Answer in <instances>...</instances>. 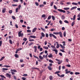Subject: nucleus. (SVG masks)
<instances>
[{"label":"nucleus","mask_w":80,"mask_h":80,"mask_svg":"<svg viewBox=\"0 0 80 80\" xmlns=\"http://www.w3.org/2000/svg\"><path fill=\"white\" fill-rule=\"evenodd\" d=\"M22 32V31H20L18 33V36L19 37H23V33H21V32Z\"/></svg>","instance_id":"obj_1"},{"label":"nucleus","mask_w":80,"mask_h":80,"mask_svg":"<svg viewBox=\"0 0 80 80\" xmlns=\"http://www.w3.org/2000/svg\"><path fill=\"white\" fill-rule=\"evenodd\" d=\"M11 73L12 75H15V73H14L13 72H17V71L16 70H15V69H13V70H12V69H11Z\"/></svg>","instance_id":"obj_2"},{"label":"nucleus","mask_w":80,"mask_h":80,"mask_svg":"<svg viewBox=\"0 0 80 80\" xmlns=\"http://www.w3.org/2000/svg\"><path fill=\"white\" fill-rule=\"evenodd\" d=\"M49 37H53L55 39H57V37H56V36H55V35H54V34H53L50 33L49 34Z\"/></svg>","instance_id":"obj_3"},{"label":"nucleus","mask_w":80,"mask_h":80,"mask_svg":"<svg viewBox=\"0 0 80 80\" xmlns=\"http://www.w3.org/2000/svg\"><path fill=\"white\" fill-rule=\"evenodd\" d=\"M11 75H12L11 74H9L8 73H7L6 74V77H8V78H11Z\"/></svg>","instance_id":"obj_4"},{"label":"nucleus","mask_w":80,"mask_h":80,"mask_svg":"<svg viewBox=\"0 0 80 80\" xmlns=\"http://www.w3.org/2000/svg\"><path fill=\"white\" fill-rule=\"evenodd\" d=\"M58 10L60 12H63V13H66V11L64 10H63L61 9H58Z\"/></svg>","instance_id":"obj_5"},{"label":"nucleus","mask_w":80,"mask_h":80,"mask_svg":"<svg viewBox=\"0 0 80 80\" xmlns=\"http://www.w3.org/2000/svg\"><path fill=\"white\" fill-rule=\"evenodd\" d=\"M65 73L66 74H68V73H69L70 72V71H68V69H67L65 70Z\"/></svg>","instance_id":"obj_6"},{"label":"nucleus","mask_w":80,"mask_h":80,"mask_svg":"<svg viewBox=\"0 0 80 80\" xmlns=\"http://www.w3.org/2000/svg\"><path fill=\"white\" fill-rule=\"evenodd\" d=\"M32 69L34 70H38V71H40V69L39 68H32Z\"/></svg>","instance_id":"obj_7"},{"label":"nucleus","mask_w":80,"mask_h":80,"mask_svg":"<svg viewBox=\"0 0 80 80\" xmlns=\"http://www.w3.org/2000/svg\"><path fill=\"white\" fill-rule=\"evenodd\" d=\"M34 52H37V47L35 46L34 47Z\"/></svg>","instance_id":"obj_8"},{"label":"nucleus","mask_w":80,"mask_h":80,"mask_svg":"<svg viewBox=\"0 0 80 80\" xmlns=\"http://www.w3.org/2000/svg\"><path fill=\"white\" fill-rule=\"evenodd\" d=\"M59 34L60 37H63V35H62V33L61 31H60L59 32Z\"/></svg>","instance_id":"obj_9"},{"label":"nucleus","mask_w":80,"mask_h":80,"mask_svg":"<svg viewBox=\"0 0 80 80\" xmlns=\"http://www.w3.org/2000/svg\"><path fill=\"white\" fill-rule=\"evenodd\" d=\"M77 8V6L72 7L71 8V10H73V9H76V8Z\"/></svg>","instance_id":"obj_10"},{"label":"nucleus","mask_w":80,"mask_h":80,"mask_svg":"<svg viewBox=\"0 0 80 80\" xmlns=\"http://www.w3.org/2000/svg\"><path fill=\"white\" fill-rule=\"evenodd\" d=\"M6 11V8H3V9L2 10V12L3 13H5V12Z\"/></svg>","instance_id":"obj_11"},{"label":"nucleus","mask_w":80,"mask_h":80,"mask_svg":"<svg viewBox=\"0 0 80 80\" xmlns=\"http://www.w3.org/2000/svg\"><path fill=\"white\" fill-rule=\"evenodd\" d=\"M60 46L61 47V48H62L63 50H64V48H65V46H63L62 44H60Z\"/></svg>","instance_id":"obj_12"},{"label":"nucleus","mask_w":80,"mask_h":80,"mask_svg":"<svg viewBox=\"0 0 80 80\" xmlns=\"http://www.w3.org/2000/svg\"><path fill=\"white\" fill-rule=\"evenodd\" d=\"M37 28H34L33 29L32 31V32H33V33H34V32H35L36 31V30H37Z\"/></svg>","instance_id":"obj_13"},{"label":"nucleus","mask_w":80,"mask_h":80,"mask_svg":"<svg viewBox=\"0 0 80 80\" xmlns=\"http://www.w3.org/2000/svg\"><path fill=\"white\" fill-rule=\"evenodd\" d=\"M52 51L55 52V53L56 54H57L58 53V51L57 49H53Z\"/></svg>","instance_id":"obj_14"},{"label":"nucleus","mask_w":80,"mask_h":80,"mask_svg":"<svg viewBox=\"0 0 80 80\" xmlns=\"http://www.w3.org/2000/svg\"><path fill=\"white\" fill-rule=\"evenodd\" d=\"M30 37H31V38H37V37H36V36L33 35L30 36Z\"/></svg>","instance_id":"obj_15"},{"label":"nucleus","mask_w":80,"mask_h":80,"mask_svg":"<svg viewBox=\"0 0 80 80\" xmlns=\"http://www.w3.org/2000/svg\"><path fill=\"white\" fill-rule=\"evenodd\" d=\"M56 43L57 44V46H56V48H59V44H58V42H56Z\"/></svg>","instance_id":"obj_16"},{"label":"nucleus","mask_w":80,"mask_h":80,"mask_svg":"<svg viewBox=\"0 0 80 80\" xmlns=\"http://www.w3.org/2000/svg\"><path fill=\"white\" fill-rule=\"evenodd\" d=\"M33 44V42H31L29 43H28V45L29 46H31V45H32Z\"/></svg>","instance_id":"obj_17"},{"label":"nucleus","mask_w":80,"mask_h":80,"mask_svg":"<svg viewBox=\"0 0 80 80\" xmlns=\"http://www.w3.org/2000/svg\"><path fill=\"white\" fill-rule=\"evenodd\" d=\"M53 57V55H52L51 54H50V55H48V57L49 58H52V57Z\"/></svg>","instance_id":"obj_18"},{"label":"nucleus","mask_w":80,"mask_h":80,"mask_svg":"<svg viewBox=\"0 0 80 80\" xmlns=\"http://www.w3.org/2000/svg\"><path fill=\"white\" fill-rule=\"evenodd\" d=\"M43 48L46 49V50H48V48L47 46H44Z\"/></svg>","instance_id":"obj_19"},{"label":"nucleus","mask_w":80,"mask_h":80,"mask_svg":"<svg viewBox=\"0 0 80 80\" xmlns=\"http://www.w3.org/2000/svg\"><path fill=\"white\" fill-rule=\"evenodd\" d=\"M14 56L16 58H18L19 57L18 55L17 54H15Z\"/></svg>","instance_id":"obj_20"},{"label":"nucleus","mask_w":80,"mask_h":80,"mask_svg":"<svg viewBox=\"0 0 80 80\" xmlns=\"http://www.w3.org/2000/svg\"><path fill=\"white\" fill-rule=\"evenodd\" d=\"M39 58L41 59V60H42L43 59V57H42V56L40 55L39 56Z\"/></svg>","instance_id":"obj_21"},{"label":"nucleus","mask_w":80,"mask_h":80,"mask_svg":"<svg viewBox=\"0 0 80 80\" xmlns=\"http://www.w3.org/2000/svg\"><path fill=\"white\" fill-rule=\"evenodd\" d=\"M41 35L43 37H45V34L43 32L41 33Z\"/></svg>","instance_id":"obj_22"},{"label":"nucleus","mask_w":80,"mask_h":80,"mask_svg":"<svg viewBox=\"0 0 80 80\" xmlns=\"http://www.w3.org/2000/svg\"><path fill=\"white\" fill-rule=\"evenodd\" d=\"M45 16H46V15H45V14H43L42 16V18H46V17H45Z\"/></svg>","instance_id":"obj_23"},{"label":"nucleus","mask_w":80,"mask_h":80,"mask_svg":"<svg viewBox=\"0 0 80 80\" xmlns=\"http://www.w3.org/2000/svg\"><path fill=\"white\" fill-rule=\"evenodd\" d=\"M5 58V56H3L2 58L0 59V61H2L3 59Z\"/></svg>","instance_id":"obj_24"},{"label":"nucleus","mask_w":80,"mask_h":80,"mask_svg":"<svg viewBox=\"0 0 80 80\" xmlns=\"http://www.w3.org/2000/svg\"><path fill=\"white\" fill-rule=\"evenodd\" d=\"M58 62H58V64L59 65H60V64H61V63H62V61L59 60V61Z\"/></svg>","instance_id":"obj_25"},{"label":"nucleus","mask_w":80,"mask_h":80,"mask_svg":"<svg viewBox=\"0 0 80 80\" xmlns=\"http://www.w3.org/2000/svg\"><path fill=\"white\" fill-rule=\"evenodd\" d=\"M23 41H25V42H26L27 40V38H24L23 39Z\"/></svg>","instance_id":"obj_26"},{"label":"nucleus","mask_w":80,"mask_h":80,"mask_svg":"<svg viewBox=\"0 0 80 80\" xmlns=\"http://www.w3.org/2000/svg\"><path fill=\"white\" fill-rule=\"evenodd\" d=\"M72 5H78V3H77L76 2H72Z\"/></svg>","instance_id":"obj_27"},{"label":"nucleus","mask_w":80,"mask_h":80,"mask_svg":"<svg viewBox=\"0 0 80 80\" xmlns=\"http://www.w3.org/2000/svg\"><path fill=\"white\" fill-rule=\"evenodd\" d=\"M69 9H70V8H64V10H69Z\"/></svg>","instance_id":"obj_28"},{"label":"nucleus","mask_w":80,"mask_h":80,"mask_svg":"<svg viewBox=\"0 0 80 80\" xmlns=\"http://www.w3.org/2000/svg\"><path fill=\"white\" fill-rule=\"evenodd\" d=\"M3 67H6L7 68H8L9 67H10V66H8V65H4L3 66Z\"/></svg>","instance_id":"obj_29"},{"label":"nucleus","mask_w":80,"mask_h":80,"mask_svg":"<svg viewBox=\"0 0 80 80\" xmlns=\"http://www.w3.org/2000/svg\"><path fill=\"white\" fill-rule=\"evenodd\" d=\"M62 43H63V46H65V45H66V44H65V42L63 41L62 42Z\"/></svg>","instance_id":"obj_30"},{"label":"nucleus","mask_w":80,"mask_h":80,"mask_svg":"<svg viewBox=\"0 0 80 80\" xmlns=\"http://www.w3.org/2000/svg\"><path fill=\"white\" fill-rule=\"evenodd\" d=\"M66 32L65 31L63 33V35L64 37H66Z\"/></svg>","instance_id":"obj_31"},{"label":"nucleus","mask_w":80,"mask_h":80,"mask_svg":"<svg viewBox=\"0 0 80 80\" xmlns=\"http://www.w3.org/2000/svg\"><path fill=\"white\" fill-rule=\"evenodd\" d=\"M53 34H55V35H58V34H59V32H53Z\"/></svg>","instance_id":"obj_32"},{"label":"nucleus","mask_w":80,"mask_h":80,"mask_svg":"<svg viewBox=\"0 0 80 80\" xmlns=\"http://www.w3.org/2000/svg\"><path fill=\"white\" fill-rule=\"evenodd\" d=\"M61 18L62 20H64V19H65V17L64 16L62 15V16Z\"/></svg>","instance_id":"obj_33"},{"label":"nucleus","mask_w":80,"mask_h":80,"mask_svg":"<svg viewBox=\"0 0 80 80\" xmlns=\"http://www.w3.org/2000/svg\"><path fill=\"white\" fill-rule=\"evenodd\" d=\"M49 79L50 80H53V77L52 76H50L49 77Z\"/></svg>","instance_id":"obj_34"},{"label":"nucleus","mask_w":80,"mask_h":80,"mask_svg":"<svg viewBox=\"0 0 80 80\" xmlns=\"http://www.w3.org/2000/svg\"><path fill=\"white\" fill-rule=\"evenodd\" d=\"M2 70H8V69L7 68H2Z\"/></svg>","instance_id":"obj_35"},{"label":"nucleus","mask_w":80,"mask_h":80,"mask_svg":"<svg viewBox=\"0 0 80 80\" xmlns=\"http://www.w3.org/2000/svg\"><path fill=\"white\" fill-rule=\"evenodd\" d=\"M75 73V75H79L80 73L79 72H76Z\"/></svg>","instance_id":"obj_36"},{"label":"nucleus","mask_w":80,"mask_h":80,"mask_svg":"<svg viewBox=\"0 0 80 80\" xmlns=\"http://www.w3.org/2000/svg\"><path fill=\"white\" fill-rule=\"evenodd\" d=\"M52 17L53 20H55V17L53 16H52Z\"/></svg>","instance_id":"obj_37"},{"label":"nucleus","mask_w":80,"mask_h":80,"mask_svg":"<svg viewBox=\"0 0 80 80\" xmlns=\"http://www.w3.org/2000/svg\"><path fill=\"white\" fill-rule=\"evenodd\" d=\"M64 76H65V75L62 74L60 75V77H61V78L62 77H64Z\"/></svg>","instance_id":"obj_38"},{"label":"nucleus","mask_w":80,"mask_h":80,"mask_svg":"<svg viewBox=\"0 0 80 80\" xmlns=\"http://www.w3.org/2000/svg\"><path fill=\"white\" fill-rule=\"evenodd\" d=\"M29 42H33L34 41V39H30L29 40Z\"/></svg>","instance_id":"obj_39"},{"label":"nucleus","mask_w":80,"mask_h":80,"mask_svg":"<svg viewBox=\"0 0 80 80\" xmlns=\"http://www.w3.org/2000/svg\"><path fill=\"white\" fill-rule=\"evenodd\" d=\"M48 68L49 70H52V68H51L50 66H48Z\"/></svg>","instance_id":"obj_40"},{"label":"nucleus","mask_w":80,"mask_h":80,"mask_svg":"<svg viewBox=\"0 0 80 80\" xmlns=\"http://www.w3.org/2000/svg\"><path fill=\"white\" fill-rule=\"evenodd\" d=\"M75 24V22H73L72 23V27H73V25H74V24Z\"/></svg>","instance_id":"obj_41"},{"label":"nucleus","mask_w":80,"mask_h":80,"mask_svg":"<svg viewBox=\"0 0 80 80\" xmlns=\"http://www.w3.org/2000/svg\"><path fill=\"white\" fill-rule=\"evenodd\" d=\"M64 22H65V23H69L68 21L67 20H64Z\"/></svg>","instance_id":"obj_42"},{"label":"nucleus","mask_w":80,"mask_h":80,"mask_svg":"<svg viewBox=\"0 0 80 80\" xmlns=\"http://www.w3.org/2000/svg\"><path fill=\"white\" fill-rule=\"evenodd\" d=\"M76 17V15H74L73 17V20H75V18Z\"/></svg>","instance_id":"obj_43"},{"label":"nucleus","mask_w":80,"mask_h":80,"mask_svg":"<svg viewBox=\"0 0 80 80\" xmlns=\"http://www.w3.org/2000/svg\"><path fill=\"white\" fill-rule=\"evenodd\" d=\"M49 62H50L51 63H53V60H51V59H50L49 60Z\"/></svg>","instance_id":"obj_44"},{"label":"nucleus","mask_w":80,"mask_h":80,"mask_svg":"<svg viewBox=\"0 0 80 80\" xmlns=\"http://www.w3.org/2000/svg\"><path fill=\"white\" fill-rule=\"evenodd\" d=\"M53 3H54V2L53 1L51 2V7H52V6H53Z\"/></svg>","instance_id":"obj_45"},{"label":"nucleus","mask_w":80,"mask_h":80,"mask_svg":"<svg viewBox=\"0 0 80 80\" xmlns=\"http://www.w3.org/2000/svg\"><path fill=\"white\" fill-rule=\"evenodd\" d=\"M51 19V16H49L48 18V20H50V19Z\"/></svg>","instance_id":"obj_46"},{"label":"nucleus","mask_w":80,"mask_h":80,"mask_svg":"<svg viewBox=\"0 0 80 80\" xmlns=\"http://www.w3.org/2000/svg\"><path fill=\"white\" fill-rule=\"evenodd\" d=\"M0 77H2V78H6V77H5L3 75H0Z\"/></svg>","instance_id":"obj_47"},{"label":"nucleus","mask_w":80,"mask_h":80,"mask_svg":"<svg viewBox=\"0 0 80 80\" xmlns=\"http://www.w3.org/2000/svg\"><path fill=\"white\" fill-rule=\"evenodd\" d=\"M35 4L36 5V6H38V5H39L38 3L37 2H35Z\"/></svg>","instance_id":"obj_48"},{"label":"nucleus","mask_w":80,"mask_h":80,"mask_svg":"<svg viewBox=\"0 0 80 80\" xmlns=\"http://www.w3.org/2000/svg\"><path fill=\"white\" fill-rule=\"evenodd\" d=\"M13 2H18V0H13Z\"/></svg>","instance_id":"obj_49"},{"label":"nucleus","mask_w":80,"mask_h":80,"mask_svg":"<svg viewBox=\"0 0 80 80\" xmlns=\"http://www.w3.org/2000/svg\"><path fill=\"white\" fill-rule=\"evenodd\" d=\"M12 18L14 20H15L16 19V18H15V16H12Z\"/></svg>","instance_id":"obj_50"},{"label":"nucleus","mask_w":80,"mask_h":80,"mask_svg":"<svg viewBox=\"0 0 80 80\" xmlns=\"http://www.w3.org/2000/svg\"><path fill=\"white\" fill-rule=\"evenodd\" d=\"M9 42H10V43L11 44H12V40L11 39H10L9 40Z\"/></svg>","instance_id":"obj_51"},{"label":"nucleus","mask_w":80,"mask_h":80,"mask_svg":"<svg viewBox=\"0 0 80 80\" xmlns=\"http://www.w3.org/2000/svg\"><path fill=\"white\" fill-rule=\"evenodd\" d=\"M66 3L68 5H70V4H71V2H66Z\"/></svg>","instance_id":"obj_52"},{"label":"nucleus","mask_w":80,"mask_h":80,"mask_svg":"<svg viewBox=\"0 0 80 80\" xmlns=\"http://www.w3.org/2000/svg\"><path fill=\"white\" fill-rule=\"evenodd\" d=\"M2 41H0V47L2 46Z\"/></svg>","instance_id":"obj_53"},{"label":"nucleus","mask_w":80,"mask_h":80,"mask_svg":"<svg viewBox=\"0 0 80 80\" xmlns=\"http://www.w3.org/2000/svg\"><path fill=\"white\" fill-rule=\"evenodd\" d=\"M64 49H60V51L62 52H65V51L64 50Z\"/></svg>","instance_id":"obj_54"},{"label":"nucleus","mask_w":80,"mask_h":80,"mask_svg":"<svg viewBox=\"0 0 80 80\" xmlns=\"http://www.w3.org/2000/svg\"><path fill=\"white\" fill-rule=\"evenodd\" d=\"M34 57H35V58H37V59H38V57H37V56H35V55H33Z\"/></svg>","instance_id":"obj_55"},{"label":"nucleus","mask_w":80,"mask_h":80,"mask_svg":"<svg viewBox=\"0 0 80 80\" xmlns=\"http://www.w3.org/2000/svg\"><path fill=\"white\" fill-rule=\"evenodd\" d=\"M9 13H12V10H10L9 11Z\"/></svg>","instance_id":"obj_56"},{"label":"nucleus","mask_w":80,"mask_h":80,"mask_svg":"<svg viewBox=\"0 0 80 80\" xmlns=\"http://www.w3.org/2000/svg\"><path fill=\"white\" fill-rule=\"evenodd\" d=\"M18 8H17L16 9V12L17 13V12H18Z\"/></svg>","instance_id":"obj_57"},{"label":"nucleus","mask_w":80,"mask_h":80,"mask_svg":"<svg viewBox=\"0 0 80 80\" xmlns=\"http://www.w3.org/2000/svg\"><path fill=\"white\" fill-rule=\"evenodd\" d=\"M66 66L68 67H71V65H69V64L66 65Z\"/></svg>","instance_id":"obj_58"},{"label":"nucleus","mask_w":80,"mask_h":80,"mask_svg":"<svg viewBox=\"0 0 80 80\" xmlns=\"http://www.w3.org/2000/svg\"><path fill=\"white\" fill-rule=\"evenodd\" d=\"M58 73H60V71H57L56 72H55V74H58Z\"/></svg>","instance_id":"obj_59"},{"label":"nucleus","mask_w":80,"mask_h":80,"mask_svg":"<svg viewBox=\"0 0 80 80\" xmlns=\"http://www.w3.org/2000/svg\"><path fill=\"white\" fill-rule=\"evenodd\" d=\"M28 75H27V74H24L23 75V76H24V77H27Z\"/></svg>","instance_id":"obj_60"},{"label":"nucleus","mask_w":80,"mask_h":80,"mask_svg":"<svg viewBox=\"0 0 80 80\" xmlns=\"http://www.w3.org/2000/svg\"><path fill=\"white\" fill-rule=\"evenodd\" d=\"M59 22L60 23V24H61V25H62V21L61 20H60L59 21Z\"/></svg>","instance_id":"obj_61"},{"label":"nucleus","mask_w":80,"mask_h":80,"mask_svg":"<svg viewBox=\"0 0 80 80\" xmlns=\"http://www.w3.org/2000/svg\"><path fill=\"white\" fill-rule=\"evenodd\" d=\"M27 32H31V30H28L27 31Z\"/></svg>","instance_id":"obj_62"},{"label":"nucleus","mask_w":80,"mask_h":80,"mask_svg":"<svg viewBox=\"0 0 80 80\" xmlns=\"http://www.w3.org/2000/svg\"><path fill=\"white\" fill-rule=\"evenodd\" d=\"M59 55H60V56H62V55H63L62 54V53L61 52H59Z\"/></svg>","instance_id":"obj_63"},{"label":"nucleus","mask_w":80,"mask_h":80,"mask_svg":"<svg viewBox=\"0 0 80 80\" xmlns=\"http://www.w3.org/2000/svg\"><path fill=\"white\" fill-rule=\"evenodd\" d=\"M22 79L23 80H26V78L24 77H22Z\"/></svg>","instance_id":"obj_64"}]
</instances>
